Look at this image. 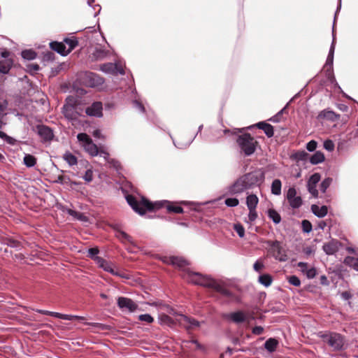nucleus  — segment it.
<instances>
[{
	"label": "nucleus",
	"instance_id": "c9c22d12",
	"mask_svg": "<svg viewBox=\"0 0 358 358\" xmlns=\"http://www.w3.org/2000/svg\"><path fill=\"white\" fill-rule=\"evenodd\" d=\"M63 159L66 162V163L70 166H73L77 164V163H78L77 157L69 151L66 152L64 154Z\"/></svg>",
	"mask_w": 358,
	"mask_h": 358
},
{
	"label": "nucleus",
	"instance_id": "473e14b6",
	"mask_svg": "<svg viewBox=\"0 0 358 358\" xmlns=\"http://www.w3.org/2000/svg\"><path fill=\"white\" fill-rule=\"evenodd\" d=\"M203 129V124H201L199 128H198V131L197 133L196 134V135L192 138H191L189 141H188L187 142H186L185 143H180V142H178V143H176L173 140V144L174 145L179 148V149H185L187 148V147H189L190 145V144L192 143V141H194V139L195 138V137L196 136V135H198V134L199 132L201 131Z\"/></svg>",
	"mask_w": 358,
	"mask_h": 358
},
{
	"label": "nucleus",
	"instance_id": "423d86ee",
	"mask_svg": "<svg viewBox=\"0 0 358 358\" xmlns=\"http://www.w3.org/2000/svg\"><path fill=\"white\" fill-rule=\"evenodd\" d=\"M320 337L335 350L343 348L344 341L342 336L334 332L320 333Z\"/></svg>",
	"mask_w": 358,
	"mask_h": 358
},
{
	"label": "nucleus",
	"instance_id": "09e8293b",
	"mask_svg": "<svg viewBox=\"0 0 358 358\" xmlns=\"http://www.w3.org/2000/svg\"><path fill=\"white\" fill-rule=\"evenodd\" d=\"M66 213L78 220L84 221L86 220V217L83 213L77 212L72 209H67Z\"/></svg>",
	"mask_w": 358,
	"mask_h": 358
},
{
	"label": "nucleus",
	"instance_id": "ddd939ff",
	"mask_svg": "<svg viewBox=\"0 0 358 358\" xmlns=\"http://www.w3.org/2000/svg\"><path fill=\"white\" fill-rule=\"evenodd\" d=\"M321 179V176L318 173H313L307 182V189L308 192L315 198L318 197V190L317 185Z\"/></svg>",
	"mask_w": 358,
	"mask_h": 358
},
{
	"label": "nucleus",
	"instance_id": "0eeeda50",
	"mask_svg": "<svg viewBox=\"0 0 358 358\" xmlns=\"http://www.w3.org/2000/svg\"><path fill=\"white\" fill-rule=\"evenodd\" d=\"M249 189L254 187H259L264 181L265 175L260 169L251 171L243 175Z\"/></svg>",
	"mask_w": 358,
	"mask_h": 358
},
{
	"label": "nucleus",
	"instance_id": "6ab92c4d",
	"mask_svg": "<svg viewBox=\"0 0 358 358\" xmlns=\"http://www.w3.org/2000/svg\"><path fill=\"white\" fill-rule=\"evenodd\" d=\"M86 79L87 85L90 87L100 86L103 84L104 80L100 76L95 73L87 72L86 73Z\"/></svg>",
	"mask_w": 358,
	"mask_h": 358
},
{
	"label": "nucleus",
	"instance_id": "b1692460",
	"mask_svg": "<svg viewBox=\"0 0 358 358\" xmlns=\"http://www.w3.org/2000/svg\"><path fill=\"white\" fill-rule=\"evenodd\" d=\"M311 210L315 216L320 218L325 217L328 213V208L326 206H319L316 204L311 206Z\"/></svg>",
	"mask_w": 358,
	"mask_h": 358
},
{
	"label": "nucleus",
	"instance_id": "4be33fe9",
	"mask_svg": "<svg viewBox=\"0 0 358 358\" xmlns=\"http://www.w3.org/2000/svg\"><path fill=\"white\" fill-rule=\"evenodd\" d=\"M50 47L62 56H66L69 53V50H67L65 45L61 42L52 41L50 43Z\"/></svg>",
	"mask_w": 358,
	"mask_h": 358
},
{
	"label": "nucleus",
	"instance_id": "680f3d73",
	"mask_svg": "<svg viewBox=\"0 0 358 358\" xmlns=\"http://www.w3.org/2000/svg\"><path fill=\"white\" fill-rule=\"evenodd\" d=\"M317 143L315 141L312 140L306 144V149L309 152H313L317 148Z\"/></svg>",
	"mask_w": 358,
	"mask_h": 358
},
{
	"label": "nucleus",
	"instance_id": "de8ad7c7",
	"mask_svg": "<svg viewBox=\"0 0 358 358\" xmlns=\"http://www.w3.org/2000/svg\"><path fill=\"white\" fill-rule=\"evenodd\" d=\"M333 179L331 178H325L320 185V190L322 193H325L328 187L331 185Z\"/></svg>",
	"mask_w": 358,
	"mask_h": 358
},
{
	"label": "nucleus",
	"instance_id": "0e129e2a",
	"mask_svg": "<svg viewBox=\"0 0 358 358\" xmlns=\"http://www.w3.org/2000/svg\"><path fill=\"white\" fill-rule=\"evenodd\" d=\"M133 105H134V107L136 108L141 113L145 112L144 106L138 100H137V99L134 100Z\"/></svg>",
	"mask_w": 358,
	"mask_h": 358
},
{
	"label": "nucleus",
	"instance_id": "412c9836",
	"mask_svg": "<svg viewBox=\"0 0 358 358\" xmlns=\"http://www.w3.org/2000/svg\"><path fill=\"white\" fill-rule=\"evenodd\" d=\"M109 51L103 47L97 46L92 52V57L96 61L103 60L108 57Z\"/></svg>",
	"mask_w": 358,
	"mask_h": 358
},
{
	"label": "nucleus",
	"instance_id": "052dcab7",
	"mask_svg": "<svg viewBox=\"0 0 358 358\" xmlns=\"http://www.w3.org/2000/svg\"><path fill=\"white\" fill-rule=\"evenodd\" d=\"M306 275L308 278L313 279L317 275V271L315 268H308L306 271Z\"/></svg>",
	"mask_w": 358,
	"mask_h": 358
},
{
	"label": "nucleus",
	"instance_id": "aec40b11",
	"mask_svg": "<svg viewBox=\"0 0 358 358\" xmlns=\"http://www.w3.org/2000/svg\"><path fill=\"white\" fill-rule=\"evenodd\" d=\"M225 317L236 324H240L244 322L246 320V316L242 311H236L229 313L225 315Z\"/></svg>",
	"mask_w": 358,
	"mask_h": 358
},
{
	"label": "nucleus",
	"instance_id": "774afa93",
	"mask_svg": "<svg viewBox=\"0 0 358 358\" xmlns=\"http://www.w3.org/2000/svg\"><path fill=\"white\" fill-rule=\"evenodd\" d=\"M110 273L113 274V275L119 276L123 278H129V276L127 274L119 271H115L114 268L113 272H110Z\"/></svg>",
	"mask_w": 358,
	"mask_h": 358
},
{
	"label": "nucleus",
	"instance_id": "603ef678",
	"mask_svg": "<svg viewBox=\"0 0 358 358\" xmlns=\"http://www.w3.org/2000/svg\"><path fill=\"white\" fill-rule=\"evenodd\" d=\"M138 320L141 322H146L148 324H150L153 322L154 319L150 314H142L138 316Z\"/></svg>",
	"mask_w": 358,
	"mask_h": 358
},
{
	"label": "nucleus",
	"instance_id": "864d4df0",
	"mask_svg": "<svg viewBox=\"0 0 358 358\" xmlns=\"http://www.w3.org/2000/svg\"><path fill=\"white\" fill-rule=\"evenodd\" d=\"M234 229L238 234L240 238H243L245 236V229L241 224H235L234 226Z\"/></svg>",
	"mask_w": 358,
	"mask_h": 358
},
{
	"label": "nucleus",
	"instance_id": "2f4dec72",
	"mask_svg": "<svg viewBox=\"0 0 358 358\" xmlns=\"http://www.w3.org/2000/svg\"><path fill=\"white\" fill-rule=\"evenodd\" d=\"M271 193L275 196L281 194L282 182L279 179H275L271 183Z\"/></svg>",
	"mask_w": 358,
	"mask_h": 358
},
{
	"label": "nucleus",
	"instance_id": "a19ab883",
	"mask_svg": "<svg viewBox=\"0 0 358 358\" xmlns=\"http://www.w3.org/2000/svg\"><path fill=\"white\" fill-rule=\"evenodd\" d=\"M268 216L275 224L281 222L280 214L274 209H269L268 210Z\"/></svg>",
	"mask_w": 358,
	"mask_h": 358
},
{
	"label": "nucleus",
	"instance_id": "69168bd1",
	"mask_svg": "<svg viewBox=\"0 0 358 358\" xmlns=\"http://www.w3.org/2000/svg\"><path fill=\"white\" fill-rule=\"evenodd\" d=\"M264 266L263 263H262L259 261H257V262H255V263L253 265V268L255 271L260 272L261 270L264 268Z\"/></svg>",
	"mask_w": 358,
	"mask_h": 358
},
{
	"label": "nucleus",
	"instance_id": "4c0bfd02",
	"mask_svg": "<svg viewBox=\"0 0 358 358\" xmlns=\"http://www.w3.org/2000/svg\"><path fill=\"white\" fill-rule=\"evenodd\" d=\"M345 265L352 267L355 271H358V258L347 256L343 261Z\"/></svg>",
	"mask_w": 358,
	"mask_h": 358
},
{
	"label": "nucleus",
	"instance_id": "58836bf2",
	"mask_svg": "<svg viewBox=\"0 0 358 358\" xmlns=\"http://www.w3.org/2000/svg\"><path fill=\"white\" fill-rule=\"evenodd\" d=\"M23 162L27 167L31 168L36 165V158L30 154H26L24 157Z\"/></svg>",
	"mask_w": 358,
	"mask_h": 358
},
{
	"label": "nucleus",
	"instance_id": "9b49d317",
	"mask_svg": "<svg viewBox=\"0 0 358 358\" xmlns=\"http://www.w3.org/2000/svg\"><path fill=\"white\" fill-rule=\"evenodd\" d=\"M117 306L122 311L134 312L138 308V305L131 299L120 296L117 299Z\"/></svg>",
	"mask_w": 358,
	"mask_h": 358
},
{
	"label": "nucleus",
	"instance_id": "2eb2a0df",
	"mask_svg": "<svg viewBox=\"0 0 358 358\" xmlns=\"http://www.w3.org/2000/svg\"><path fill=\"white\" fill-rule=\"evenodd\" d=\"M103 106L101 102H94L91 106L85 109V113L89 116L101 117L103 116Z\"/></svg>",
	"mask_w": 358,
	"mask_h": 358
},
{
	"label": "nucleus",
	"instance_id": "dca6fc26",
	"mask_svg": "<svg viewBox=\"0 0 358 358\" xmlns=\"http://www.w3.org/2000/svg\"><path fill=\"white\" fill-rule=\"evenodd\" d=\"M2 245L14 248L16 250H20L22 248V244L20 241L10 237H5L0 243V255H2Z\"/></svg>",
	"mask_w": 358,
	"mask_h": 358
},
{
	"label": "nucleus",
	"instance_id": "5701e85b",
	"mask_svg": "<svg viewBox=\"0 0 358 358\" xmlns=\"http://www.w3.org/2000/svg\"><path fill=\"white\" fill-rule=\"evenodd\" d=\"M256 127L259 129L263 130L267 137L271 138L273 136L274 129L271 124L265 122H259L256 124Z\"/></svg>",
	"mask_w": 358,
	"mask_h": 358
},
{
	"label": "nucleus",
	"instance_id": "a878e982",
	"mask_svg": "<svg viewBox=\"0 0 358 358\" xmlns=\"http://www.w3.org/2000/svg\"><path fill=\"white\" fill-rule=\"evenodd\" d=\"M34 311H36L38 313L43 314V315L55 317H57L59 319H70L72 317L71 316H68L65 314H62L60 313L52 312V311L45 310H42V309H35Z\"/></svg>",
	"mask_w": 358,
	"mask_h": 358
},
{
	"label": "nucleus",
	"instance_id": "8fccbe9b",
	"mask_svg": "<svg viewBox=\"0 0 358 358\" xmlns=\"http://www.w3.org/2000/svg\"><path fill=\"white\" fill-rule=\"evenodd\" d=\"M306 156L307 153L305 151H300L292 155L291 157L296 161H303L306 159Z\"/></svg>",
	"mask_w": 358,
	"mask_h": 358
},
{
	"label": "nucleus",
	"instance_id": "338daca9",
	"mask_svg": "<svg viewBox=\"0 0 358 358\" xmlns=\"http://www.w3.org/2000/svg\"><path fill=\"white\" fill-rule=\"evenodd\" d=\"M263 331L264 328L261 326H256L252 330V334L255 335H261Z\"/></svg>",
	"mask_w": 358,
	"mask_h": 358
},
{
	"label": "nucleus",
	"instance_id": "a211bd4d",
	"mask_svg": "<svg viewBox=\"0 0 358 358\" xmlns=\"http://www.w3.org/2000/svg\"><path fill=\"white\" fill-rule=\"evenodd\" d=\"M62 113L64 117L69 120H76L78 116L76 106L68 102L64 105L62 108Z\"/></svg>",
	"mask_w": 358,
	"mask_h": 358
},
{
	"label": "nucleus",
	"instance_id": "c756f323",
	"mask_svg": "<svg viewBox=\"0 0 358 358\" xmlns=\"http://www.w3.org/2000/svg\"><path fill=\"white\" fill-rule=\"evenodd\" d=\"M324 159V155L321 151H317L310 157L309 161L312 164L316 165L323 162Z\"/></svg>",
	"mask_w": 358,
	"mask_h": 358
},
{
	"label": "nucleus",
	"instance_id": "393cba45",
	"mask_svg": "<svg viewBox=\"0 0 358 358\" xmlns=\"http://www.w3.org/2000/svg\"><path fill=\"white\" fill-rule=\"evenodd\" d=\"M96 264L105 271L113 272V264L102 257H96Z\"/></svg>",
	"mask_w": 358,
	"mask_h": 358
},
{
	"label": "nucleus",
	"instance_id": "1a4fd4ad",
	"mask_svg": "<svg viewBox=\"0 0 358 358\" xmlns=\"http://www.w3.org/2000/svg\"><path fill=\"white\" fill-rule=\"evenodd\" d=\"M286 199L293 209L299 208L302 204L303 201L300 196H297L296 189L294 187H291L288 189L286 194Z\"/></svg>",
	"mask_w": 358,
	"mask_h": 358
},
{
	"label": "nucleus",
	"instance_id": "f03ea898",
	"mask_svg": "<svg viewBox=\"0 0 358 358\" xmlns=\"http://www.w3.org/2000/svg\"><path fill=\"white\" fill-rule=\"evenodd\" d=\"M126 200L131 208L140 215L145 214L146 210H152L166 207L169 212L175 213H182V207L174 205L173 203L168 201H161L152 203L145 197H141L140 200H137L134 196L128 194L126 196Z\"/></svg>",
	"mask_w": 358,
	"mask_h": 358
},
{
	"label": "nucleus",
	"instance_id": "13d9d810",
	"mask_svg": "<svg viewBox=\"0 0 358 358\" xmlns=\"http://www.w3.org/2000/svg\"><path fill=\"white\" fill-rule=\"evenodd\" d=\"M324 148L327 151H333L334 150V143L331 140H326L323 144Z\"/></svg>",
	"mask_w": 358,
	"mask_h": 358
},
{
	"label": "nucleus",
	"instance_id": "79ce46f5",
	"mask_svg": "<svg viewBox=\"0 0 358 358\" xmlns=\"http://www.w3.org/2000/svg\"><path fill=\"white\" fill-rule=\"evenodd\" d=\"M259 282L265 287H268L272 283V278L269 274H263L259 276Z\"/></svg>",
	"mask_w": 358,
	"mask_h": 358
},
{
	"label": "nucleus",
	"instance_id": "6e6d98bb",
	"mask_svg": "<svg viewBox=\"0 0 358 358\" xmlns=\"http://www.w3.org/2000/svg\"><path fill=\"white\" fill-rule=\"evenodd\" d=\"M99 250L96 248H92L88 250V256L94 260L96 262V257H99L97 256Z\"/></svg>",
	"mask_w": 358,
	"mask_h": 358
},
{
	"label": "nucleus",
	"instance_id": "37998d69",
	"mask_svg": "<svg viewBox=\"0 0 358 358\" xmlns=\"http://www.w3.org/2000/svg\"><path fill=\"white\" fill-rule=\"evenodd\" d=\"M64 42L69 45V48L66 49L71 52L78 44V41L76 37L65 38Z\"/></svg>",
	"mask_w": 358,
	"mask_h": 358
},
{
	"label": "nucleus",
	"instance_id": "f257e3e1",
	"mask_svg": "<svg viewBox=\"0 0 358 358\" xmlns=\"http://www.w3.org/2000/svg\"><path fill=\"white\" fill-rule=\"evenodd\" d=\"M169 263L183 269L182 276L187 281L195 285L211 288L222 294L229 295L228 290L220 282L209 276L203 275L200 273L191 271L188 268H185L188 263L182 257H169Z\"/></svg>",
	"mask_w": 358,
	"mask_h": 358
},
{
	"label": "nucleus",
	"instance_id": "c03bdc74",
	"mask_svg": "<svg viewBox=\"0 0 358 358\" xmlns=\"http://www.w3.org/2000/svg\"><path fill=\"white\" fill-rule=\"evenodd\" d=\"M22 58L27 60H33L34 59L37 54L34 50H23L21 53Z\"/></svg>",
	"mask_w": 358,
	"mask_h": 358
},
{
	"label": "nucleus",
	"instance_id": "7c9ffc66",
	"mask_svg": "<svg viewBox=\"0 0 358 358\" xmlns=\"http://www.w3.org/2000/svg\"><path fill=\"white\" fill-rule=\"evenodd\" d=\"M83 148L85 150L89 153L92 157L98 155L99 150L96 145H95L92 141L88 142L87 145H85Z\"/></svg>",
	"mask_w": 358,
	"mask_h": 358
},
{
	"label": "nucleus",
	"instance_id": "a18cd8bd",
	"mask_svg": "<svg viewBox=\"0 0 358 358\" xmlns=\"http://www.w3.org/2000/svg\"><path fill=\"white\" fill-rule=\"evenodd\" d=\"M77 138L83 147L87 145L88 142L92 141V138L85 133L78 134L77 135Z\"/></svg>",
	"mask_w": 358,
	"mask_h": 358
},
{
	"label": "nucleus",
	"instance_id": "4d7b16f0",
	"mask_svg": "<svg viewBox=\"0 0 358 358\" xmlns=\"http://www.w3.org/2000/svg\"><path fill=\"white\" fill-rule=\"evenodd\" d=\"M288 282L295 287H299L301 285V280L296 275H291L288 278Z\"/></svg>",
	"mask_w": 358,
	"mask_h": 358
},
{
	"label": "nucleus",
	"instance_id": "e433bc0d",
	"mask_svg": "<svg viewBox=\"0 0 358 358\" xmlns=\"http://www.w3.org/2000/svg\"><path fill=\"white\" fill-rule=\"evenodd\" d=\"M278 344L276 339L270 338L265 342L264 348L268 352H273L275 350Z\"/></svg>",
	"mask_w": 358,
	"mask_h": 358
},
{
	"label": "nucleus",
	"instance_id": "9d476101",
	"mask_svg": "<svg viewBox=\"0 0 358 358\" xmlns=\"http://www.w3.org/2000/svg\"><path fill=\"white\" fill-rule=\"evenodd\" d=\"M176 321L187 331L200 326V322L198 320L182 314L179 315V317L176 318Z\"/></svg>",
	"mask_w": 358,
	"mask_h": 358
},
{
	"label": "nucleus",
	"instance_id": "bb28decb",
	"mask_svg": "<svg viewBox=\"0 0 358 358\" xmlns=\"http://www.w3.org/2000/svg\"><path fill=\"white\" fill-rule=\"evenodd\" d=\"M339 115H336L332 110H324L321 111L318 115L319 119H326L331 121H336L338 119Z\"/></svg>",
	"mask_w": 358,
	"mask_h": 358
},
{
	"label": "nucleus",
	"instance_id": "7ed1b4c3",
	"mask_svg": "<svg viewBox=\"0 0 358 358\" xmlns=\"http://www.w3.org/2000/svg\"><path fill=\"white\" fill-rule=\"evenodd\" d=\"M341 7V0H339V4L337 7L336 11L334 15V20L332 27V42L329 48V54L326 60V63L324 66V71H325L327 78L332 83L336 82L335 77L334 76L333 64H334V55L336 46V34L334 30V25L337 14Z\"/></svg>",
	"mask_w": 358,
	"mask_h": 358
},
{
	"label": "nucleus",
	"instance_id": "f3484780",
	"mask_svg": "<svg viewBox=\"0 0 358 358\" xmlns=\"http://www.w3.org/2000/svg\"><path fill=\"white\" fill-rule=\"evenodd\" d=\"M340 247V242L337 240L333 239L331 241L324 244L322 249L327 255H332L339 250Z\"/></svg>",
	"mask_w": 358,
	"mask_h": 358
},
{
	"label": "nucleus",
	"instance_id": "ea45409f",
	"mask_svg": "<svg viewBox=\"0 0 358 358\" xmlns=\"http://www.w3.org/2000/svg\"><path fill=\"white\" fill-rule=\"evenodd\" d=\"M0 138L10 145H16L20 142L15 138L7 135L5 132L0 131Z\"/></svg>",
	"mask_w": 358,
	"mask_h": 358
},
{
	"label": "nucleus",
	"instance_id": "5fc2aeb1",
	"mask_svg": "<svg viewBox=\"0 0 358 358\" xmlns=\"http://www.w3.org/2000/svg\"><path fill=\"white\" fill-rule=\"evenodd\" d=\"M303 231L306 233H309L312 231V224L311 223L306 220H304L301 222Z\"/></svg>",
	"mask_w": 358,
	"mask_h": 358
},
{
	"label": "nucleus",
	"instance_id": "3c124183",
	"mask_svg": "<svg viewBox=\"0 0 358 358\" xmlns=\"http://www.w3.org/2000/svg\"><path fill=\"white\" fill-rule=\"evenodd\" d=\"M224 203L228 207H236L238 205L239 201L236 198H227L225 199Z\"/></svg>",
	"mask_w": 358,
	"mask_h": 358
},
{
	"label": "nucleus",
	"instance_id": "6e6552de",
	"mask_svg": "<svg viewBox=\"0 0 358 358\" xmlns=\"http://www.w3.org/2000/svg\"><path fill=\"white\" fill-rule=\"evenodd\" d=\"M227 189L230 194L234 195L243 193L245 190L249 189V187L243 176H241L229 185Z\"/></svg>",
	"mask_w": 358,
	"mask_h": 358
},
{
	"label": "nucleus",
	"instance_id": "cd10ccee",
	"mask_svg": "<svg viewBox=\"0 0 358 358\" xmlns=\"http://www.w3.org/2000/svg\"><path fill=\"white\" fill-rule=\"evenodd\" d=\"M13 62L12 59H3L0 61V73L7 74L12 68Z\"/></svg>",
	"mask_w": 358,
	"mask_h": 358
},
{
	"label": "nucleus",
	"instance_id": "20e7f679",
	"mask_svg": "<svg viewBox=\"0 0 358 358\" xmlns=\"http://www.w3.org/2000/svg\"><path fill=\"white\" fill-rule=\"evenodd\" d=\"M266 244L269 247V254L275 260L280 262H285L288 260L287 250L280 241L268 240Z\"/></svg>",
	"mask_w": 358,
	"mask_h": 358
},
{
	"label": "nucleus",
	"instance_id": "f704fd0d",
	"mask_svg": "<svg viewBox=\"0 0 358 358\" xmlns=\"http://www.w3.org/2000/svg\"><path fill=\"white\" fill-rule=\"evenodd\" d=\"M159 320L161 324H165L170 327H173L176 323L173 319L166 314H161L159 316Z\"/></svg>",
	"mask_w": 358,
	"mask_h": 358
},
{
	"label": "nucleus",
	"instance_id": "e2e57ef3",
	"mask_svg": "<svg viewBox=\"0 0 358 358\" xmlns=\"http://www.w3.org/2000/svg\"><path fill=\"white\" fill-rule=\"evenodd\" d=\"M83 179L87 182H90L91 181H92L93 180V172L91 169H87L85 173V175L83 176Z\"/></svg>",
	"mask_w": 358,
	"mask_h": 358
},
{
	"label": "nucleus",
	"instance_id": "72a5a7b5",
	"mask_svg": "<svg viewBox=\"0 0 358 358\" xmlns=\"http://www.w3.org/2000/svg\"><path fill=\"white\" fill-rule=\"evenodd\" d=\"M87 325H90L95 329L94 332H98L99 331H108L111 329L110 326L102 323L98 322H85Z\"/></svg>",
	"mask_w": 358,
	"mask_h": 358
},
{
	"label": "nucleus",
	"instance_id": "49530a36",
	"mask_svg": "<svg viewBox=\"0 0 358 358\" xmlns=\"http://www.w3.org/2000/svg\"><path fill=\"white\" fill-rule=\"evenodd\" d=\"M116 236L119 239H120L122 241H127V242L131 243L132 238L129 234H127L126 232H124L123 231H121V230L117 231Z\"/></svg>",
	"mask_w": 358,
	"mask_h": 358
},
{
	"label": "nucleus",
	"instance_id": "f8f14e48",
	"mask_svg": "<svg viewBox=\"0 0 358 358\" xmlns=\"http://www.w3.org/2000/svg\"><path fill=\"white\" fill-rule=\"evenodd\" d=\"M36 132L43 143L50 142L53 137V131L48 126L39 124L36 126Z\"/></svg>",
	"mask_w": 358,
	"mask_h": 358
},
{
	"label": "nucleus",
	"instance_id": "bf43d9fd",
	"mask_svg": "<svg viewBox=\"0 0 358 358\" xmlns=\"http://www.w3.org/2000/svg\"><path fill=\"white\" fill-rule=\"evenodd\" d=\"M248 222H253L257 218V213L256 209H248Z\"/></svg>",
	"mask_w": 358,
	"mask_h": 358
},
{
	"label": "nucleus",
	"instance_id": "c85d7f7f",
	"mask_svg": "<svg viewBox=\"0 0 358 358\" xmlns=\"http://www.w3.org/2000/svg\"><path fill=\"white\" fill-rule=\"evenodd\" d=\"M259 203V199L255 194H249L246 197V205L248 209H256Z\"/></svg>",
	"mask_w": 358,
	"mask_h": 358
},
{
	"label": "nucleus",
	"instance_id": "4468645a",
	"mask_svg": "<svg viewBox=\"0 0 358 358\" xmlns=\"http://www.w3.org/2000/svg\"><path fill=\"white\" fill-rule=\"evenodd\" d=\"M101 70L107 73H112L114 75H124V71L122 68V66L118 64H113V63H106L103 64L100 67Z\"/></svg>",
	"mask_w": 358,
	"mask_h": 358
},
{
	"label": "nucleus",
	"instance_id": "39448f33",
	"mask_svg": "<svg viewBox=\"0 0 358 358\" xmlns=\"http://www.w3.org/2000/svg\"><path fill=\"white\" fill-rule=\"evenodd\" d=\"M236 143L245 156H250L255 152L257 141L250 134L239 135Z\"/></svg>",
	"mask_w": 358,
	"mask_h": 358
}]
</instances>
